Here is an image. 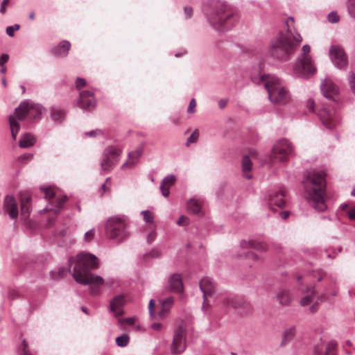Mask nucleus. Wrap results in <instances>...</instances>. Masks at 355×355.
Listing matches in <instances>:
<instances>
[{
	"mask_svg": "<svg viewBox=\"0 0 355 355\" xmlns=\"http://www.w3.org/2000/svg\"><path fill=\"white\" fill-rule=\"evenodd\" d=\"M68 265L69 272L78 284L91 285L92 293L94 294L98 293L104 280L102 277L94 275L91 272L98 265L97 257L94 254L81 252L76 257H70Z\"/></svg>",
	"mask_w": 355,
	"mask_h": 355,
	"instance_id": "nucleus-1",
	"label": "nucleus"
},
{
	"mask_svg": "<svg viewBox=\"0 0 355 355\" xmlns=\"http://www.w3.org/2000/svg\"><path fill=\"white\" fill-rule=\"evenodd\" d=\"M326 176L324 170L310 168L303 175L302 184L309 205L318 211L327 209L325 200Z\"/></svg>",
	"mask_w": 355,
	"mask_h": 355,
	"instance_id": "nucleus-2",
	"label": "nucleus"
},
{
	"mask_svg": "<svg viewBox=\"0 0 355 355\" xmlns=\"http://www.w3.org/2000/svg\"><path fill=\"white\" fill-rule=\"evenodd\" d=\"M203 10L209 25L218 32L230 30L239 20L234 10L222 0H209Z\"/></svg>",
	"mask_w": 355,
	"mask_h": 355,
	"instance_id": "nucleus-3",
	"label": "nucleus"
},
{
	"mask_svg": "<svg viewBox=\"0 0 355 355\" xmlns=\"http://www.w3.org/2000/svg\"><path fill=\"white\" fill-rule=\"evenodd\" d=\"M286 32H279L270 42L268 53L273 59L286 61L290 59L302 41V37L295 29L292 30L286 21Z\"/></svg>",
	"mask_w": 355,
	"mask_h": 355,
	"instance_id": "nucleus-4",
	"label": "nucleus"
},
{
	"mask_svg": "<svg viewBox=\"0 0 355 355\" xmlns=\"http://www.w3.org/2000/svg\"><path fill=\"white\" fill-rule=\"evenodd\" d=\"M272 103H285L288 99V91L279 78L275 76L263 75L261 78Z\"/></svg>",
	"mask_w": 355,
	"mask_h": 355,
	"instance_id": "nucleus-5",
	"label": "nucleus"
},
{
	"mask_svg": "<svg viewBox=\"0 0 355 355\" xmlns=\"http://www.w3.org/2000/svg\"><path fill=\"white\" fill-rule=\"evenodd\" d=\"M311 47L308 44L302 46V53L297 58L293 67L294 74L303 79H309L317 71V69L309 55Z\"/></svg>",
	"mask_w": 355,
	"mask_h": 355,
	"instance_id": "nucleus-6",
	"label": "nucleus"
},
{
	"mask_svg": "<svg viewBox=\"0 0 355 355\" xmlns=\"http://www.w3.org/2000/svg\"><path fill=\"white\" fill-rule=\"evenodd\" d=\"M107 236L117 242L125 241L129 236L128 223L124 217L112 216L107 219L105 224Z\"/></svg>",
	"mask_w": 355,
	"mask_h": 355,
	"instance_id": "nucleus-7",
	"label": "nucleus"
},
{
	"mask_svg": "<svg viewBox=\"0 0 355 355\" xmlns=\"http://www.w3.org/2000/svg\"><path fill=\"white\" fill-rule=\"evenodd\" d=\"M40 189L44 192L45 198L49 200V205L43 211H51L55 214L60 213L67 200V196L63 195L62 191L55 187H41Z\"/></svg>",
	"mask_w": 355,
	"mask_h": 355,
	"instance_id": "nucleus-8",
	"label": "nucleus"
},
{
	"mask_svg": "<svg viewBox=\"0 0 355 355\" xmlns=\"http://www.w3.org/2000/svg\"><path fill=\"white\" fill-rule=\"evenodd\" d=\"M286 191L283 187L270 190L267 196L268 207L270 209H274L273 206L284 208L286 202Z\"/></svg>",
	"mask_w": 355,
	"mask_h": 355,
	"instance_id": "nucleus-9",
	"label": "nucleus"
},
{
	"mask_svg": "<svg viewBox=\"0 0 355 355\" xmlns=\"http://www.w3.org/2000/svg\"><path fill=\"white\" fill-rule=\"evenodd\" d=\"M317 114L327 129L331 130L338 123V118L333 107H323L318 110Z\"/></svg>",
	"mask_w": 355,
	"mask_h": 355,
	"instance_id": "nucleus-10",
	"label": "nucleus"
},
{
	"mask_svg": "<svg viewBox=\"0 0 355 355\" xmlns=\"http://www.w3.org/2000/svg\"><path fill=\"white\" fill-rule=\"evenodd\" d=\"M186 329L183 326H179L175 331L171 347L173 355H178L185 349Z\"/></svg>",
	"mask_w": 355,
	"mask_h": 355,
	"instance_id": "nucleus-11",
	"label": "nucleus"
},
{
	"mask_svg": "<svg viewBox=\"0 0 355 355\" xmlns=\"http://www.w3.org/2000/svg\"><path fill=\"white\" fill-rule=\"evenodd\" d=\"M76 105L85 112H92L96 106L94 93L89 90L82 91L79 94Z\"/></svg>",
	"mask_w": 355,
	"mask_h": 355,
	"instance_id": "nucleus-12",
	"label": "nucleus"
},
{
	"mask_svg": "<svg viewBox=\"0 0 355 355\" xmlns=\"http://www.w3.org/2000/svg\"><path fill=\"white\" fill-rule=\"evenodd\" d=\"M329 56L334 66L338 69H345L348 59L344 49L338 45H332L329 49Z\"/></svg>",
	"mask_w": 355,
	"mask_h": 355,
	"instance_id": "nucleus-13",
	"label": "nucleus"
},
{
	"mask_svg": "<svg viewBox=\"0 0 355 355\" xmlns=\"http://www.w3.org/2000/svg\"><path fill=\"white\" fill-rule=\"evenodd\" d=\"M223 305L226 309H241L246 311L251 308L250 304L243 297L232 294L225 295L223 298Z\"/></svg>",
	"mask_w": 355,
	"mask_h": 355,
	"instance_id": "nucleus-14",
	"label": "nucleus"
},
{
	"mask_svg": "<svg viewBox=\"0 0 355 355\" xmlns=\"http://www.w3.org/2000/svg\"><path fill=\"white\" fill-rule=\"evenodd\" d=\"M272 155H291L295 153L292 143L287 139L283 138L277 140L272 148Z\"/></svg>",
	"mask_w": 355,
	"mask_h": 355,
	"instance_id": "nucleus-15",
	"label": "nucleus"
},
{
	"mask_svg": "<svg viewBox=\"0 0 355 355\" xmlns=\"http://www.w3.org/2000/svg\"><path fill=\"white\" fill-rule=\"evenodd\" d=\"M321 92L327 99L335 103L337 101L338 88L329 79H324L320 84Z\"/></svg>",
	"mask_w": 355,
	"mask_h": 355,
	"instance_id": "nucleus-16",
	"label": "nucleus"
},
{
	"mask_svg": "<svg viewBox=\"0 0 355 355\" xmlns=\"http://www.w3.org/2000/svg\"><path fill=\"white\" fill-rule=\"evenodd\" d=\"M199 287L203 294L204 302L202 309L205 310L208 297H211L215 291V283L212 279L205 277L199 283Z\"/></svg>",
	"mask_w": 355,
	"mask_h": 355,
	"instance_id": "nucleus-17",
	"label": "nucleus"
},
{
	"mask_svg": "<svg viewBox=\"0 0 355 355\" xmlns=\"http://www.w3.org/2000/svg\"><path fill=\"white\" fill-rule=\"evenodd\" d=\"M126 302L125 297L123 294L118 295L113 297L110 302V311L115 316H120L123 314V306Z\"/></svg>",
	"mask_w": 355,
	"mask_h": 355,
	"instance_id": "nucleus-18",
	"label": "nucleus"
},
{
	"mask_svg": "<svg viewBox=\"0 0 355 355\" xmlns=\"http://www.w3.org/2000/svg\"><path fill=\"white\" fill-rule=\"evenodd\" d=\"M302 278V276L297 277V282H299V290L301 291L302 293H307V295H306L301 299L300 304L301 306H304L309 305L312 302L315 293L313 287H309L307 285H304L303 284L300 282Z\"/></svg>",
	"mask_w": 355,
	"mask_h": 355,
	"instance_id": "nucleus-19",
	"label": "nucleus"
},
{
	"mask_svg": "<svg viewBox=\"0 0 355 355\" xmlns=\"http://www.w3.org/2000/svg\"><path fill=\"white\" fill-rule=\"evenodd\" d=\"M275 298L282 306H289L293 299V295L288 288L282 286L277 291Z\"/></svg>",
	"mask_w": 355,
	"mask_h": 355,
	"instance_id": "nucleus-20",
	"label": "nucleus"
},
{
	"mask_svg": "<svg viewBox=\"0 0 355 355\" xmlns=\"http://www.w3.org/2000/svg\"><path fill=\"white\" fill-rule=\"evenodd\" d=\"M4 208L11 219L17 218L19 214L18 206L13 196H7L5 198Z\"/></svg>",
	"mask_w": 355,
	"mask_h": 355,
	"instance_id": "nucleus-21",
	"label": "nucleus"
},
{
	"mask_svg": "<svg viewBox=\"0 0 355 355\" xmlns=\"http://www.w3.org/2000/svg\"><path fill=\"white\" fill-rule=\"evenodd\" d=\"M44 112L45 108L42 105L29 103L28 118L31 121H38L42 119Z\"/></svg>",
	"mask_w": 355,
	"mask_h": 355,
	"instance_id": "nucleus-22",
	"label": "nucleus"
},
{
	"mask_svg": "<svg viewBox=\"0 0 355 355\" xmlns=\"http://www.w3.org/2000/svg\"><path fill=\"white\" fill-rule=\"evenodd\" d=\"M168 288L174 293H181L183 291V283L180 274H173L168 279Z\"/></svg>",
	"mask_w": 355,
	"mask_h": 355,
	"instance_id": "nucleus-23",
	"label": "nucleus"
},
{
	"mask_svg": "<svg viewBox=\"0 0 355 355\" xmlns=\"http://www.w3.org/2000/svg\"><path fill=\"white\" fill-rule=\"evenodd\" d=\"M29 103H22L19 107H16L15 112L10 115L14 120L21 121L28 117Z\"/></svg>",
	"mask_w": 355,
	"mask_h": 355,
	"instance_id": "nucleus-24",
	"label": "nucleus"
},
{
	"mask_svg": "<svg viewBox=\"0 0 355 355\" xmlns=\"http://www.w3.org/2000/svg\"><path fill=\"white\" fill-rule=\"evenodd\" d=\"M71 48V44L68 40L61 41L57 46H53L51 51L56 56L66 57Z\"/></svg>",
	"mask_w": 355,
	"mask_h": 355,
	"instance_id": "nucleus-25",
	"label": "nucleus"
},
{
	"mask_svg": "<svg viewBox=\"0 0 355 355\" xmlns=\"http://www.w3.org/2000/svg\"><path fill=\"white\" fill-rule=\"evenodd\" d=\"M240 245L242 248H251L260 252L266 251L268 249V245L265 243L255 240H243L241 241Z\"/></svg>",
	"mask_w": 355,
	"mask_h": 355,
	"instance_id": "nucleus-26",
	"label": "nucleus"
},
{
	"mask_svg": "<svg viewBox=\"0 0 355 355\" xmlns=\"http://www.w3.org/2000/svg\"><path fill=\"white\" fill-rule=\"evenodd\" d=\"M31 197L27 193L21 194V215L24 218L29 216L31 210Z\"/></svg>",
	"mask_w": 355,
	"mask_h": 355,
	"instance_id": "nucleus-27",
	"label": "nucleus"
},
{
	"mask_svg": "<svg viewBox=\"0 0 355 355\" xmlns=\"http://www.w3.org/2000/svg\"><path fill=\"white\" fill-rule=\"evenodd\" d=\"M175 182V177L173 175H167L163 179L159 187L160 191L163 196H168L169 188L174 184Z\"/></svg>",
	"mask_w": 355,
	"mask_h": 355,
	"instance_id": "nucleus-28",
	"label": "nucleus"
},
{
	"mask_svg": "<svg viewBox=\"0 0 355 355\" xmlns=\"http://www.w3.org/2000/svg\"><path fill=\"white\" fill-rule=\"evenodd\" d=\"M35 143V137L32 134L28 132L23 134L18 141L19 146L25 148L33 146Z\"/></svg>",
	"mask_w": 355,
	"mask_h": 355,
	"instance_id": "nucleus-29",
	"label": "nucleus"
},
{
	"mask_svg": "<svg viewBox=\"0 0 355 355\" xmlns=\"http://www.w3.org/2000/svg\"><path fill=\"white\" fill-rule=\"evenodd\" d=\"M66 111L58 107H52L51 109V118L55 123H61L66 116Z\"/></svg>",
	"mask_w": 355,
	"mask_h": 355,
	"instance_id": "nucleus-30",
	"label": "nucleus"
},
{
	"mask_svg": "<svg viewBox=\"0 0 355 355\" xmlns=\"http://www.w3.org/2000/svg\"><path fill=\"white\" fill-rule=\"evenodd\" d=\"M118 157H105L101 162V169L109 171L118 163Z\"/></svg>",
	"mask_w": 355,
	"mask_h": 355,
	"instance_id": "nucleus-31",
	"label": "nucleus"
},
{
	"mask_svg": "<svg viewBox=\"0 0 355 355\" xmlns=\"http://www.w3.org/2000/svg\"><path fill=\"white\" fill-rule=\"evenodd\" d=\"M250 157H243L242 159V171L244 177L247 179L252 178V175L250 172L252 167V162Z\"/></svg>",
	"mask_w": 355,
	"mask_h": 355,
	"instance_id": "nucleus-32",
	"label": "nucleus"
},
{
	"mask_svg": "<svg viewBox=\"0 0 355 355\" xmlns=\"http://www.w3.org/2000/svg\"><path fill=\"white\" fill-rule=\"evenodd\" d=\"M9 125L11 136L13 140H15L17 139V135L20 130V124L19 121L14 120L12 117H9Z\"/></svg>",
	"mask_w": 355,
	"mask_h": 355,
	"instance_id": "nucleus-33",
	"label": "nucleus"
},
{
	"mask_svg": "<svg viewBox=\"0 0 355 355\" xmlns=\"http://www.w3.org/2000/svg\"><path fill=\"white\" fill-rule=\"evenodd\" d=\"M122 153L121 148L118 145L107 146L103 153V155H120Z\"/></svg>",
	"mask_w": 355,
	"mask_h": 355,
	"instance_id": "nucleus-34",
	"label": "nucleus"
},
{
	"mask_svg": "<svg viewBox=\"0 0 355 355\" xmlns=\"http://www.w3.org/2000/svg\"><path fill=\"white\" fill-rule=\"evenodd\" d=\"M188 211L193 214L200 213L201 207L199 202L194 199H190L187 204Z\"/></svg>",
	"mask_w": 355,
	"mask_h": 355,
	"instance_id": "nucleus-35",
	"label": "nucleus"
},
{
	"mask_svg": "<svg viewBox=\"0 0 355 355\" xmlns=\"http://www.w3.org/2000/svg\"><path fill=\"white\" fill-rule=\"evenodd\" d=\"M83 135L86 137H101L105 138V132L101 129H95L90 131L85 132Z\"/></svg>",
	"mask_w": 355,
	"mask_h": 355,
	"instance_id": "nucleus-36",
	"label": "nucleus"
},
{
	"mask_svg": "<svg viewBox=\"0 0 355 355\" xmlns=\"http://www.w3.org/2000/svg\"><path fill=\"white\" fill-rule=\"evenodd\" d=\"M67 274V270L64 268L60 267L57 270H51L50 276L51 279L57 280L63 278Z\"/></svg>",
	"mask_w": 355,
	"mask_h": 355,
	"instance_id": "nucleus-37",
	"label": "nucleus"
},
{
	"mask_svg": "<svg viewBox=\"0 0 355 355\" xmlns=\"http://www.w3.org/2000/svg\"><path fill=\"white\" fill-rule=\"evenodd\" d=\"M139 157H128L126 161L122 164V168H131L139 162Z\"/></svg>",
	"mask_w": 355,
	"mask_h": 355,
	"instance_id": "nucleus-38",
	"label": "nucleus"
},
{
	"mask_svg": "<svg viewBox=\"0 0 355 355\" xmlns=\"http://www.w3.org/2000/svg\"><path fill=\"white\" fill-rule=\"evenodd\" d=\"M161 256V252L157 249H153L144 254V260L148 261L153 259L158 258Z\"/></svg>",
	"mask_w": 355,
	"mask_h": 355,
	"instance_id": "nucleus-39",
	"label": "nucleus"
},
{
	"mask_svg": "<svg viewBox=\"0 0 355 355\" xmlns=\"http://www.w3.org/2000/svg\"><path fill=\"white\" fill-rule=\"evenodd\" d=\"M129 336L127 334H123L116 338V343L119 347H126L129 343Z\"/></svg>",
	"mask_w": 355,
	"mask_h": 355,
	"instance_id": "nucleus-40",
	"label": "nucleus"
},
{
	"mask_svg": "<svg viewBox=\"0 0 355 355\" xmlns=\"http://www.w3.org/2000/svg\"><path fill=\"white\" fill-rule=\"evenodd\" d=\"M19 355H34L32 354L28 347V343L25 339L22 340L21 344L18 347Z\"/></svg>",
	"mask_w": 355,
	"mask_h": 355,
	"instance_id": "nucleus-41",
	"label": "nucleus"
},
{
	"mask_svg": "<svg viewBox=\"0 0 355 355\" xmlns=\"http://www.w3.org/2000/svg\"><path fill=\"white\" fill-rule=\"evenodd\" d=\"M296 331L295 327H289L284 332L283 343H286L290 340L295 335Z\"/></svg>",
	"mask_w": 355,
	"mask_h": 355,
	"instance_id": "nucleus-42",
	"label": "nucleus"
},
{
	"mask_svg": "<svg viewBox=\"0 0 355 355\" xmlns=\"http://www.w3.org/2000/svg\"><path fill=\"white\" fill-rule=\"evenodd\" d=\"M348 83L352 93L355 96V73L353 71H349L348 73Z\"/></svg>",
	"mask_w": 355,
	"mask_h": 355,
	"instance_id": "nucleus-43",
	"label": "nucleus"
},
{
	"mask_svg": "<svg viewBox=\"0 0 355 355\" xmlns=\"http://www.w3.org/2000/svg\"><path fill=\"white\" fill-rule=\"evenodd\" d=\"M22 293L19 289H10L8 291V297L10 300L21 297Z\"/></svg>",
	"mask_w": 355,
	"mask_h": 355,
	"instance_id": "nucleus-44",
	"label": "nucleus"
},
{
	"mask_svg": "<svg viewBox=\"0 0 355 355\" xmlns=\"http://www.w3.org/2000/svg\"><path fill=\"white\" fill-rule=\"evenodd\" d=\"M336 343L331 341L326 346L325 355H336Z\"/></svg>",
	"mask_w": 355,
	"mask_h": 355,
	"instance_id": "nucleus-45",
	"label": "nucleus"
},
{
	"mask_svg": "<svg viewBox=\"0 0 355 355\" xmlns=\"http://www.w3.org/2000/svg\"><path fill=\"white\" fill-rule=\"evenodd\" d=\"M173 303V298L172 297H168L164 299L162 301V311H168L169 307Z\"/></svg>",
	"mask_w": 355,
	"mask_h": 355,
	"instance_id": "nucleus-46",
	"label": "nucleus"
},
{
	"mask_svg": "<svg viewBox=\"0 0 355 355\" xmlns=\"http://www.w3.org/2000/svg\"><path fill=\"white\" fill-rule=\"evenodd\" d=\"M327 19L330 23H337L340 20V17L336 11H331L327 15Z\"/></svg>",
	"mask_w": 355,
	"mask_h": 355,
	"instance_id": "nucleus-47",
	"label": "nucleus"
},
{
	"mask_svg": "<svg viewBox=\"0 0 355 355\" xmlns=\"http://www.w3.org/2000/svg\"><path fill=\"white\" fill-rule=\"evenodd\" d=\"M141 214L143 215L144 220L146 223H150L153 221V216L150 211L148 210H144L142 211Z\"/></svg>",
	"mask_w": 355,
	"mask_h": 355,
	"instance_id": "nucleus-48",
	"label": "nucleus"
},
{
	"mask_svg": "<svg viewBox=\"0 0 355 355\" xmlns=\"http://www.w3.org/2000/svg\"><path fill=\"white\" fill-rule=\"evenodd\" d=\"M20 28V26L17 24L13 26H10L6 28V33L10 37H13L15 31H18Z\"/></svg>",
	"mask_w": 355,
	"mask_h": 355,
	"instance_id": "nucleus-49",
	"label": "nucleus"
},
{
	"mask_svg": "<svg viewBox=\"0 0 355 355\" xmlns=\"http://www.w3.org/2000/svg\"><path fill=\"white\" fill-rule=\"evenodd\" d=\"M347 10L351 16L355 17V0H349Z\"/></svg>",
	"mask_w": 355,
	"mask_h": 355,
	"instance_id": "nucleus-50",
	"label": "nucleus"
},
{
	"mask_svg": "<svg viewBox=\"0 0 355 355\" xmlns=\"http://www.w3.org/2000/svg\"><path fill=\"white\" fill-rule=\"evenodd\" d=\"M198 135L199 134L197 130L193 131L190 137L187 139V145L189 146L190 144L196 142L198 138Z\"/></svg>",
	"mask_w": 355,
	"mask_h": 355,
	"instance_id": "nucleus-51",
	"label": "nucleus"
},
{
	"mask_svg": "<svg viewBox=\"0 0 355 355\" xmlns=\"http://www.w3.org/2000/svg\"><path fill=\"white\" fill-rule=\"evenodd\" d=\"M94 234L95 230L94 228L86 232L84 236L85 241L87 242H89L90 241H92L94 236Z\"/></svg>",
	"mask_w": 355,
	"mask_h": 355,
	"instance_id": "nucleus-52",
	"label": "nucleus"
},
{
	"mask_svg": "<svg viewBox=\"0 0 355 355\" xmlns=\"http://www.w3.org/2000/svg\"><path fill=\"white\" fill-rule=\"evenodd\" d=\"M184 15L185 19H190L193 15V8L189 6L184 7Z\"/></svg>",
	"mask_w": 355,
	"mask_h": 355,
	"instance_id": "nucleus-53",
	"label": "nucleus"
},
{
	"mask_svg": "<svg viewBox=\"0 0 355 355\" xmlns=\"http://www.w3.org/2000/svg\"><path fill=\"white\" fill-rule=\"evenodd\" d=\"M144 146L142 144L139 145L135 150V152L130 151L128 152V155H141L144 153Z\"/></svg>",
	"mask_w": 355,
	"mask_h": 355,
	"instance_id": "nucleus-54",
	"label": "nucleus"
},
{
	"mask_svg": "<svg viewBox=\"0 0 355 355\" xmlns=\"http://www.w3.org/2000/svg\"><path fill=\"white\" fill-rule=\"evenodd\" d=\"M86 85V80L82 78H77L76 80V87L80 89Z\"/></svg>",
	"mask_w": 355,
	"mask_h": 355,
	"instance_id": "nucleus-55",
	"label": "nucleus"
},
{
	"mask_svg": "<svg viewBox=\"0 0 355 355\" xmlns=\"http://www.w3.org/2000/svg\"><path fill=\"white\" fill-rule=\"evenodd\" d=\"M196 106V102L194 98H192L189 104L188 108H187V112L188 113H193L195 112V107Z\"/></svg>",
	"mask_w": 355,
	"mask_h": 355,
	"instance_id": "nucleus-56",
	"label": "nucleus"
},
{
	"mask_svg": "<svg viewBox=\"0 0 355 355\" xmlns=\"http://www.w3.org/2000/svg\"><path fill=\"white\" fill-rule=\"evenodd\" d=\"M110 180V178H107L106 180H105V183H103L101 187V189H100V192H101V195L103 196V193L109 190V187L107 186V183L109 182Z\"/></svg>",
	"mask_w": 355,
	"mask_h": 355,
	"instance_id": "nucleus-57",
	"label": "nucleus"
},
{
	"mask_svg": "<svg viewBox=\"0 0 355 355\" xmlns=\"http://www.w3.org/2000/svg\"><path fill=\"white\" fill-rule=\"evenodd\" d=\"M9 55L7 53H3L0 56V66H5L4 64L8 61Z\"/></svg>",
	"mask_w": 355,
	"mask_h": 355,
	"instance_id": "nucleus-58",
	"label": "nucleus"
},
{
	"mask_svg": "<svg viewBox=\"0 0 355 355\" xmlns=\"http://www.w3.org/2000/svg\"><path fill=\"white\" fill-rule=\"evenodd\" d=\"M157 234L155 230L151 231L147 236V242L151 243L156 238Z\"/></svg>",
	"mask_w": 355,
	"mask_h": 355,
	"instance_id": "nucleus-59",
	"label": "nucleus"
},
{
	"mask_svg": "<svg viewBox=\"0 0 355 355\" xmlns=\"http://www.w3.org/2000/svg\"><path fill=\"white\" fill-rule=\"evenodd\" d=\"M307 109L309 112H315V103L313 99H309L306 103Z\"/></svg>",
	"mask_w": 355,
	"mask_h": 355,
	"instance_id": "nucleus-60",
	"label": "nucleus"
},
{
	"mask_svg": "<svg viewBox=\"0 0 355 355\" xmlns=\"http://www.w3.org/2000/svg\"><path fill=\"white\" fill-rule=\"evenodd\" d=\"M177 224L178 225H186L187 224H188V218H187V217L182 216L177 220Z\"/></svg>",
	"mask_w": 355,
	"mask_h": 355,
	"instance_id": "nucleus-61",
	"label": "nucleus"
},
{
	"mask_svg": "<svg viewBox=\"0 0 355 355\" xmlns=\"http://www.w3.org/2000/svg\"><path fill=\"white\" fill-rule=\"evenodd\" d=\"M155 309V302L153 300H150L148 304V311L150 316H153Z\"/></svg>",
	"mask_w": 355,
	"mask_h": 355,
	"instance_id": "nucleus-62",
	"label": "nucleus"
},
{
	"mask_svg": "<svg viewBox=\"0 0 355 355\" xmlns=\"http://www.w3.org/2000/svg\"><path fill=\"white\" fill-rule=\"evenodd\" d=\"M9 0H3L1 3L0 12L4 14L6 10V6L8 5Z\"/></svg>",
	"mask_w": 355,
	"mask_h": 355,
	"instance_id": "nucleus-63",
	"label": "nucleus"
},
{
	"mask_svg": "<svg viewBox=\"0 0 355 355\" xmlns=\"http://www.w3.org/2000/svg\"><path fill=\"white\" fill-rule=\"evenodd\" d=\"M347 216L350 220H355V207H353L348 211Z\"/></svg>",
	"mask_w": 355,
	"mask_h": 355,
	"instance_id": "nucleus-64",
	"label": "nucleus"
}]
</instances>
